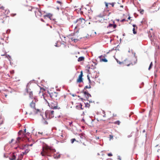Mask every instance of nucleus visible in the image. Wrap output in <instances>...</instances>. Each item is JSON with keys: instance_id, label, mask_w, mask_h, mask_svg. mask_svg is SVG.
Instances as JSON below:
<instances>
[{"instance_id": "26", "label": "nucleus", "mask_w": 160, "mask_h": 160, "mask_svg": "<svg viewBox=\"0 0 160 160\" xmlns=\"http://www.w3.org/2000/svg\"><path fill=\"white\" fill-rule=\"evenodd\" d=\"M135 28H133L132 29L133 33L134 34L137 33V31H135Z\"/></svg>"}, {"instance_id": "54", "label": "nucleus", "mask_w": 160, "mask_h": 160, "mask_svg": "<svg viewBox=\"0 0 160 160\" xmlns=\"http://www.w3.org/2000/svg\"><path fill=\"white\" fill-rule=\"evenodd\" d=\"M88 68L90 69L91 68L90 64L89 65V67H88Z\"/></svg>"}, {"instance_id": "8", "label": "nucleus", "mask_w": 160, "mask_h": 160, "mask_svg": "<svg viewBox=\"0 0 160 160\" xmlns=\"http://www.w3.org/2000/svg\"><path fill=\"white\" fill-rule=\"evenodd\" d=\"M78 138L79 139L76 140L75 138H72L71 139V142L72 143H73L75 141H76L78 142H81L82 141L81 139H83L84 138V136L83 135L79 134L78 135Z\"/></svg>"}, {"instance_id": "23", "label": "nucleus", "mask_w": 160, "mask_h": 160, "mask_svg": "<svg viewBox=\"0 0 160 160\" xmlns=\"http://www.w3.org/2000/svg\"><path fill=\"white\" fill-rule=\"evenodd\" d=\"M113 123L115 124L119 125L120 123V122L119 121H116L113 122Z\"/></svg>"}, {"instance_id": "5", "label": "nucleus", "mask_w": 160, "mask_h": 160, "mask_svg": "<svg viewBox=\"0 0 160 160\" xmlns=\"http://www.w3.org/2000/svg\"><path fill=\"white\" fill-rule=\"evenodd\" d=\"M51 98L54 100H57L59 98L58 95L56 92H53L49 93Z\"/></svg>"}, {"instance_id": "22", "label": "nucleus", "mask_w": 160, "mask_h": 160, "mask_svg": "<svg viewBox=\"0 0 160 160\" xmlns=\"http://www.w3.org/2000/svg\"><path fill=\"white\" fill-rule=\"evenodd\" d=\"M21 138L20 137H18L17 138V140L16 141V142L15 143L17 144H18L20 142V141L21 140Z\"/></svg>"}, {"instance_id": "6", "label": "nucleus", "mask_w": 160, "mask_h": 160, "mask_svg": "<svg viewBox=\"0 0 160 160\" xmlns=\"http://www.w3.org/2000/svg\"><path fill=\"white\" fill-rule=\"evenodd\" d=\"M135 63V62L133 63L131 61L128 59H126L124 61L122 62V64H123L124 65L128 66L130 65H133Z\"/></svg>"}, {"instance_id": "34", "label": "nucleus", "mask_w": 160, "mask_h": 160, "mask_svg": "<svg viewBox=\"0 0 160 160\" xmlns=\"http://www.w3.org/2000/svg\"><path fill=\"white\" fill-rule=\"evenodd\" d=\"M85 106L86 107H89L90 106V104H89L88 103H87V104H86Z\"/></svg>"}, {"instance_id": "50", "label": "nucleus", "mask_w": 160, "mask_h": 160, "mask_svg": "<svg viewBox=\"0 0 160 160\" xmlns=\"http://www.w3.org/2000/svg\"><path fill=\"white\" fill-rule=\"evenodd\" d=\"M6 52H5V54H3V55H1V56H5V55H6Z\"/></svg>"}, {"instance_id": "40", "label": "nucleus", "mask_w": 160, "mask_h": 160, "mask_svg": "<svg viewBox=\"0 0 160 160\" xmlns=\"http://www.w3.org/2000/svg\"><path fill=\"white\" fill-rule=\"evenodd\" d=\"M29 151V150L28 149H27L25 151V153H28V152Z\"/></svg>"}, {"instance_id": "59", "label": "nucleus", "mask_w": 160, "mask_h": 160, "mask_svg": "<svg viewBox=\"0 0 160 160\" xmlns=\"http://www.w3.org/2000/svg\"><path fill=\"white\" fill-rule=\"evenodd\" d=\"M82 13H83V12H82V11H81V14H82Z\"/></svg>"}, {"instance_id": "56", "label": "nucleus", "mask_w": 160, "mask_h": 160, "mask_svg": "<svg viewBox=\"0 0 160 160\" xmlns=\"http://www.w3.org/2000/svg\"><path fill=\"white\" fill-rule=\"evenodd\" d=\"M72 122L70 123V125H71V124H72Z\"/></svg>"}, {"instance_id": "57", "label": "nucleus", "mask_w": 160, "mask_h": 160, "mask_svg": "<svg viewBox=\"0 0 160 160\" xmlns=\"http://www.w3.org/2000/svg\"><path fill=\"white\" fill-rule=\"evenodd\" d=\"M32 144H31L30 145V146H32Z\"/></svg>"}, {"instance_id": "10", "label": "nucleus", "mask_w": 160, "mask_h": 160, "mask_svg": "<svg viewBox=\"0 0 160 160\" xmlns=\"http://www.w3.org/2000/svg\"><path fill=\"white\" fill-rule=\"evenodd\" d=\"M83 77V72L82 71H81L80 74L79 75L78 78L77 80V83H81L83 82V79L82 78Z\"/></svg>"}, {"instance_id": "9", "label": "nucleus", "mask_w": 160, "mask_h": 160, "mask_svg": "<svg viewBox=\"0 0 160 160\" xmlns=\"http://www.w3.org/2000/svg\"><path fill=\"white\" fill-rule=\"evenodd\" d=\"M101 116H102L103 118L106 117L105 113L104 111H102V113L101 115H99L98 118V121H105V120L102 118Z\"/></svg>"}, {"instance_id": "28", "label": "nucleus", "mask_w": 160, "mask_h": 160, "mask_svg": "<svg viewBox=\"0 0 160 160\" xmlns=\"http://www.w3.org/2000/svg\"><path fill=\"white\" fill-rule=\"evenodd\" d=\"M77 107L80 108L81 109H83V108H82V105L81 104H80L78 106H77Z\"/></svg>"}, {"instance_id": "47", "label": "nucleus", "mask_w": 160, "mask_h": 160, "mask_svg": "<svg viewBox=\"0 0 160 160\" xmlns=\"http://www.w3.org/2000/svg\"><path fill=\"white\" fill-rule=\"evenodd\" d=\"M113 25L112 24H110L109 25V26L110 27H112Z\"/></svg>"}, {"instance_id": "17", "label": "nucleus", "mask_w": 160, "mask_h": 160, "mask_svg": "<svg viewBox=\"0 0 160 160\" xmlns=\"http://www.w3.org/2000/svg\"><path fill=\"white\" fill-rule=\"evenodd\" d=\"M91 76L93 78H95L98 77V74L96 72H94L91 74Z\"/></svg>"}, {"instance_id": "14", "label": "nucleus", "mask_w": 160, "mask_h": 160, "mask_svg": "<svg viewBox=\"0 0 160 160\" xmlns=\"http://www.w3.org/2000/svg\"><path fill=\"white\" fill-rule=\"evenodd\" d=\"M84 95L86 97V99H88L89 97H91L90 94L88 92L84 91L83 92Z\"/></svg>"}, {"instance_id": "53", "label": "nucleus", "mask_w": 160, "mask_h": 160, "mask_svg": "<svg viewBox=\"0 0 160 160\" xmlns=\"http://www.w3.org/2000/svg\"><path fill=\"white\" fill-rule=\"evenodd\" d=\"M130 18H130V17H128V19H130Z\"/></svg>"}, {"instance_id": "46", "label": "nucleus", "mask_w": 160, "mask_h": 160, "mask_svg": "<svg viewBox=\"0 0 160 160\" xmlns=\"http://www.w3.org/2000/svg\"><path fill=\"white\" fill-rule=\"evenodd\" d=\"M88 79L89 81V82L90 83L91 82V81L90 80V78H89V77L88 76Z\"/></svg>"}, {"instance_id": "21", "label": "nucleus", "mask_w": 160, "mask_h": 160, "mask_svg": "<svg viewBox=\"0 0 160 160\" xmlns=\"http://www.w3.org/2000/svg\"><path fill=\"white\" fill-rule=\"evenodd\" d=\"M18 158L16 160H21L22 158H23V156L22 155H21L20 154H19L18 155Z\"/></svg>"}, {"instance_id": "33", "label": "nucleus", "mask_w": 160, "mask_h": 160, "mask_svg": "<svg viewBox=\"0 0 160 160\" xmlns=\"http://www.w3.org/2000/svg\"><path fill=\"white\" fill-rule=\"evenodd\" d=\"M109 138H110V140H111V139H113V136L111 135H109Z\"/></svg>"}, {"instance_id": "24", "label": "nucleus", "mask_w": 160, "mask_h": 160, "mask_svg": "<svg viewBox=\"0 0 160 160\" xmlns=\"http://www.w3.org/2000/svg\"><path fill=\"white\" fill-rule=\"evenodd\" d=\"M42 122L44 124L47 125L48 124V122L44 119H43Z\"/></svg>"}, {"instance_id": "43", "label": "nucleus", "mask_w": 160, "mask_h": 160, "mask_svg": "<svg viewBox=\"0 0 160 160\" xmlns=\"http://www.w3.org/2000/svg\"><path fill=\"white\" fill-rule=\"evenodd\" d=\"M125 21H126L125 19H123L122 20H121V22H123Z\"/></svg>"}, {"instance_id": "19", "label": "nucleus", "mask_w": 160, "mask_h": 160, "mask_svg": "<svg viewBox=\"0 0 160 160\" xmlns=\"http://www.w3.org/2000/svg\"><path fill=\"white\" fill-rule=\"evenodd\" d=\"M26 91H27V92L29 94V97L31 98H33V94L32 92L29 91H28V89H26Z\"/></svg>"}, {"instance_id": "42", "label": "nucleus", "mask_w": 160, "mask_h": 160, "mask_svg": "<svg viewBox=\"0 0 160 160\" xmlns=\"http://www.w3.org/2000/svg\"><path fill=\"white\" fill-rule=\"evenodd\" d=\"M60 157V155H58V157H57L54 156V157L55 158H59Z\"/></svg>"}, {"instance_id": "15", "label": "nucleus", "mask_w": 160, "mask_h": 160, "mask_svg": "<svg viewBox=\"0 0 160 160\" xmlns=\"http://www.w3.org/2000/svg\"><path fill=\"white\" fill-rule=\"evenodd\" d=\"M43 17L45 18V17H47L50 18V20H52V14L50 13H48L46 14V15L43 16Z\"/></svg>"}, {"instance_id": "41", "label": "nucleus", "mask_w": 160, "mask_h": 160, "mask_svg": "<svg viewBox=\"0 0 160 160\" xmlns=\"http://www.w3.org/2000/svg\"><path fill=\"white\" fill-rule=\"evenodd\" d=\"M112 27H113V28H115L116 27L117 25H116L114 24V25H113Z\"/></svg>"}, {"instance_id": "32", "label": "nucleus", "mask_w": 160, "mask_h": 160, "mask_svg": "<svg viewBox=\"0 0 160 160\" xmlns=\"http://www.w3.org/2000/svg\"><path fill=\"white\" fill-rule=\"evenodd\" d=\"M115 60H116L117 62H118V63L119 64H122V62L119 61L117 59H115Z\"/></svg>"}, {"instance_id": "55", "label": "nucleus", "mask_w": 160, "mask_h": 160, "mask_svg": "<svg viewBox=\"0 0 160 160\" xmlns=\"http://www.w3.org/2000/svg\"><path fill=\"white\" fill-rule=\"evenodd\" d=\"M24 130V132H26V128H25Z\"/></svg>"}, {"instance_id": "3", "label": "nucleus", "mask_w": 160, "mask_h": 160, "mask_svg": "<svg viewBox=\"0 0 160 160\" xmlns=\"http://www.w3.org/2000/svg\"><path fill=\"white\" fill-rule=\"evenodd\" d=\"M45 115L46 118L49 119L54 117V111L51 110H48L46 111Z\"/></svg>"}, {"instance_id": "11", "label": "nucleus", "mask_w": 160, "mask_h": 160, "mask_svg": "<svg viewBox=\"0 0 160 160\" xmlns=\"http://www.w3.org/2000/svg\"><path fill=\"white\" fill-rule=\"evenodd\" d=\"M108 11H103L99 14L98 16L99 17H103L104 16L106 15L108 16L110 13L108 12Z\"/></svg>"}, {"instance_id": "4", "label": "nucleus", "mask_w": 160, "mask_h": 160, "mask_svg": "<svg viewBox=\"0 0 160 160\" xmlns=\"http://www.w3.org/2000/svg\"><path fill=\"white\" fill-rule=\"evenodd\" d=\"M45 101L48 103V105L52 109H58L59 108H58V103L57 102L52 101L50 103L46 99H45Z\"/></svg>"}, {"instance_id": "13", "label": "nucleus", "mask_w": 160, "mask_h": 160, "mask_svg": "<svg viewBox=\"0 0 160 160\" xmlns=\"http://www.w3.org/2000/svg\"><path fill=\"white\" fill-rule=\"evenodd\" d=\"M57 2L59 3L60 4V6H57L56 7V9H61V10H62V9H64L65 8H64L63 7V5L62 4H61V2L60 1H57Z\"/></svg>"}, {"instance_id": "58", "label": "nucleus", "mask_w": 160, "mask_h": 160, "mask_svg": "<svg viewBox=\"0 0 160 160\" xmlns=\"http://www.w3.org/2000/svg\"><path fill=\"white\" fill-rule=\"evenodd\" d=\"M99 138L98 137L97 138V139H99Z\"/></svg>"}, {"instance_id": "18", "label": "nucleus", "mask_w": 160, "mask_h": 160, "mask_svg": "<svg viewBox=\"0 0 160 160\" xmlns=\"http://www.w3.org/2000/svg\"><path fill=\"white\" fill-rule=\"evenodd\" d=\"M35 14L37 16H42V13L41 11H35Z\"/></svg>"}, {"instance_id": "25", "label": "nucleus", "mask_w": 160, "mask_h": 160, "mask_svg": "<svg viewBox=\"0 0 160 160\" xmlns=\"http://www.w3.org/2000/svg\"><path fill=\"white\" fill-rule=\"evenodd\" d=\"M102 61L104 62H108V60L105 58H102L101 59Z\"/></svg>"}, {"instance_id": "38", "label": "nucleus", "mask_w": 160, "mask_h": 160, "mask_svg": "<svg viewBox=\"0 0 160 160\" xmlns=\"http://www.w3.org/2000/svg\"><path fill=\"white\" fill-rule=\"evenodd\" d=\"M22 132V130H20L19 131V132H18V134L19 135H21V133Z\"/></svg>"}, {"instance_id": "48", "label": "nucleus", "mask_w": 160, "mask_h": 160, "mask_svg": "<svg viewBox=\"0 0 160 160\" xmlns=\"http://www.w3.org/2000/svg\"><path fill=\"white\" fill-rule=\"evenodd\" d=\"M38 133H39V134H42H42H43V132H38Z\"/></svg>"}, {"instance_id": "39", "label": "nucleus", "mask_w": 160, "mask_h": 160, "mask_svg": "<svg viewBox=\"0 0 160 160\" xmlns=\"http://www.w3.org/2000/svg\"><path fill=\"white\" fill-rule=\"evenodd\" d=\"M132 26L133 27H134V28H136V29H137V26L136 25H132Z\"/></svg>"}, {"instance_id": "60", "label": "nucleus", "mask_w": 160, "mask_h": 160, "mask_svg": "<svg viewBox=\"0 0 160 160\" xmlns=\"http://www.w3.org/2000/svg\"><path fill=\"white\" fill-rule=\"evenodd\" d=\"M80 10H81V8H80Z\"/></svg>"}, {"instance_id": "27", "label": "nucleus", "mask_w": 160, "mask_h": 160, "mask_svg": "<svg viewBox=\"0 0 160 160\" xmlns=\"http://www.w3.org/2000/svg\"><path fill=\"white\" fill-rule=\"evenodd\" d=\"M152 62H151L150 64V65L149 66V67L148 68V70H150V69L152 67Z\"/></svg>"}, {"instance_id": "7", "label": "nucleus", "mask_w": 160, "mask_h": 160, "mask_svg": "<svg viewBox=\"0 0 160 160\" xmlns=\"http://www.w3.org/2000/svg\"><path fill=\"white\" fill-rule=\"evenodd\" d=\"M30 106L31 107L33 111V112H34L35 114H36L38 113V112H39V110L38 109H36L35 108V103L33 101H32V102L30 103Z\"/></svg>"}, {"instance_id": "31", "label": "nucleus", "mask_w": 160, "mask_h": 160, "mask_svg": "<svg viewBox=\"0 0 160 160\" xmlns=\"http://www.w3.org/2000/svg\"><path fill=\"white\" fill-rule=\"evenodd\" d=\"M71 40H72V41H74V42H77V39H73V38H71Z\"/></svg>"}, {"instance_id": "61", "label": "nucleus", "mask_w": 160, "mask_h": 160, "mask_svg": "<svg viewBox=\"0 0 160 160\" xmlns=\"http://www.w3.org/2000/svg\"><path fill=\"white\" fill-rule=\"evenodd\" d=\"M0 44H1V42H0Z\"/></svg>"}, {"instance_id": "12", "label": "nucleus", "mask_w": 160, "mask_h": 160, "mask_svg": "<svg viewBox=\"0 0 160 160\" xmlns=\"http://www.w3.org/2000/svg\"><path fill=\"white\" fill-rule=\"evenodd\" d=\"M114 4L115 3L114 2L108 3L106 2H105V6L106 7V8L107 9H111L110 8L111 7H114Z\"/></svg>"}, {"instance_id": "29", "label": "nucleus", "mask_w": 160, "mask_h": 160, "mask_svg": "<svg viewBox=\"0 0 160 160\" xmlns=\"http://www.w3.org/2000/svg\"><path fill=\"white\" fill-rule=\"evenodd\" d=\"M91 88V86L90 85H89V86H86L84 87V89H87V88Z\"/></svg>"}, {"instance_id": "35", "label": "nucleus", "mask_w": 160, "mask_h": 160, "mask_svg": "<svg viewBox=\"0 0 160 160\" xmlns=\"http://www.w3.org/2000/svg\"><path fill=\"white\" fill-rule=\"evenodd\" d=\"M27 153H25V152H22V153H20V154L21 155H22L23 156L25 154H27Z\"/></svg>"}, {"instance_id": "49", "label": "nucleus", "mask_w": 160, "mask_h": 160, "mask_svg": "<svg viewBox=\"0 0 160 160\" xmlns=\"http://www.w3.org/2000/svg\"><path fill=\"white\" fill-rule=\"evenodd\" d=\"M14 141V139H12L11 142H10V143L12 142L13 141Z\"/></svg>"}, {"instance_id": "2", "label": "nucleus", "mask_w": 160, "mask_h": 160, "mask_svg": "<svg viewBox=\"0 0 160 160\" xmlns=\"http://www.w3.org/2000/svg\"><path fill=\"white\" fill-rule=\"evenodd\" d=\"M85 23V20L83 18L77 19V21L74 22V23L76 24V28L83 27Z\"/></svg>"}, {"instance_id": "36", "label": "nucleus", "mask_w": 160, "mask_h": 160, "mask_svg": "<svg viewBox=\"0 0 160 160\" xmlns=\"http://www.w3.org/2000/svg\"><path fill=\"white\" fill-rule=\"evenodd\" d=\"M138 11L140 12V13L141 14H143L144 11Z\"/></svg>"}, {"instance_id": "20", "label": "nucleus", "mask_w": 160, "mask_h": 160, "mask_svg": "<svg viewBox=\"0 0 160 160\" xmlns=\"http://www.w3.org/2000/svg\"><path fill=\"white\" fill-rule=\"evenodd\" d=\"M84 60V58L83 57H81L78 58V62H81L83 61Z\"/></svg>"}, {"instance_id": "52", "label": "nucleus", "mask_w": 160, "mask_h": 160, "mask_svg": "<svg viewBox=\"0 0 160 160\" xmlns=\"http://www.w3.org/2000/svg\"><path fill=\"white\" fill-rule=\"evenodd\" d=\"M41 21H42V22H44V20H43V19H41Z\"/></svg>"}, {"instance_id": "30", "label": "nucleus", "mask_w": 160, "mask_h": 160, "mask_svg": "<svg viewBox=\"0 0 160 160\" xmlns=\"http://www.w3.org/2000/svg\"><path fill=\"white\" fill-rule=\"evenodd\" d=\"M4 8L2 6L0 5V9L3 10Z\"/></svg>"}, {"instance_id": "51", "label": "nucleus", "mask_w": 160, "mask_h": 160, "mask_svg": "<svg viewBox=\"0 0 160 160\" xmlns=\"http://www.w3.org/2000/svg\"><path fill=\"white\" fill-rule=\"evenodd\" d=\"M119 6L121 7H122V8L123 7V5H120Z\"/></svg>"}, {"instance_id": "37", "label": "nucleus", "mask_w": 160, "mask_h": 160, "mask_svg": "<svg viewBox=\"0 0 160 160\" xmlns=\"http://www.w3.org/2000/svg\"><path fill=\"white\" fill-rule=\"evenodd\" d=\"M112 153H109L108 154V156H109V157H111L112 156Z\"/></svg>"}, {"instance_id": "16", "label": "nucleus", "mask_w": 160, "mask_h": 160, "mask_svg": "<svg viewBox=\"0 0 160 160\" xmlns=\"http://www.w3.org/2000/svg\"><path fill=\"white\" fill-rule=\"evenodd\" d=\"M16 153H12V156L9 158L10 160H14L16 159Z\"/></svg>"}, {"instance_id": "1", "label": "nucleus", "mask_w": 160, "mask_h": 160, "mask_svg": "<svg viewBox=\"0 0 160 160\" xmlns=\"http://www.w3.org/2000/svg\"><path fill=\"white\" fill-rule=\"evenodd\" d=\"M56 151L52 147L45 144L42 147V150L40 154L44 157H51L53 153Z\"/></svg>"}, {"instance_id": "45", "label": "nucleus", "mask_w": 160, "mask_h": 160, "mask_svg": "<svg viewBox=\"0 0 160 160\" xmlns=\"http://www.w3.org/2000/svg\"><path fill=\"white\" fill-rule=\"evenodd\" d=\"M132 136V135L131 134L130 135H128V138H130Z\"/></svg>"}, {"instance_id": "44", "label": "nucleus", "mask_w": 160, "mask_h": 160, "mask_svg": "<svg viewBox=\"0 0 160 160\" xmlns=\"http://www.w3.org/2000/svg\"><path fill=\"white\" fill-rule=\"evenodd\" d=\"M10 72V73L12 74H13L14 72V71H13V70L11 71Z\"/></svg>"}]
</instances>
